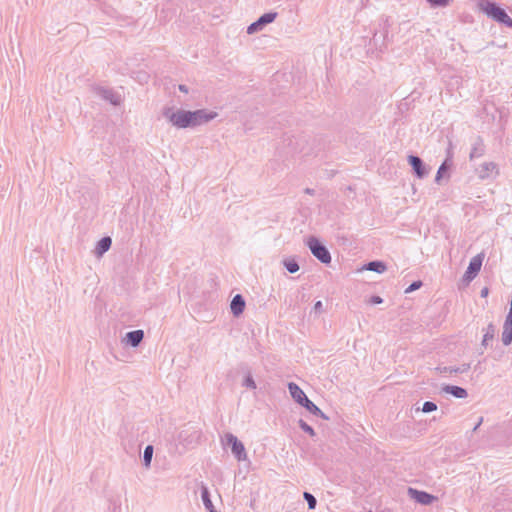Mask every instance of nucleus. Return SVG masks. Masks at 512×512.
<instances>
[{
	"label": "nucleus",
	"mask_w": 512,
	"mask_h": 512,
	"mask_svg": "<svg viewBox=\"0 0 512 512\" xmlns=\"http://www.w3.org/2000/svg\"><path fill=\"white\" fill-rule=\"evenodd\" d=\"M408 495L414 501H416L417 503L422 504V505H430L435 500H437V497H435L434 495H432V494H430V493H428L426 491L417 490V489H414V488H409L408 489Z\"/></svg>",
	"instance_id": "6e6552de"
},
{
	"label": "nucleus",
	"mask_w": 512,
	"mask_h": 512,
	"mask_svg": "<svg viewBox=\"0 0 512 512\" xmlns=\"http://www.w3.org/2000/svg\"><path fill=\"white\" fill-rule=\"evenodd\" d=\"M201 499L203 501V504L205 506V508L210 511V512H213V504H212V501L210 499V494H209V490H208V487L202 483L201 484Z\"/></svg>",
	"instance_id": "412c9836"
},
{
	"label": "nucleus",
	"mask_w": 512,
	"mask_h": 512,
	"mask_svg": "<svg viewBox=\"0 0 512 512\" xmlns=\"http://www.w3.org/2000/svg\"><path fill=\"white\" fill-rule=\"evenodd\" d=\"M432 7H445L448 5L449 0H426Z\"/></svg>",
	"instance_id": "7c9ffc66"
},
{
	"label": "nucleus",
	"mask_w": 512,
	"mask_h": 512,
	"mask_svg": "<svg viewBox=\"0 0 512 512\" xmlns=\"http://www.w3.org/2000/svg\"><path fill=\"white\" fill-rule=\"evenodd\" d=\"M422 286V282L420 280L418 281H414L412 282L406 289H405V293L408 294V293H411L417 289H419L420 287Z\"/></svg>",
	"instance_id": "2f4dec72"
},
{
	"label": "nucleus",
	"mask_w": 512,
	"mask_h": 512,
	"mask_svg": "<svg viewBox=\"0 0 512 512\" xmlns=\"http://www.w3.org/2000/svg\"><path fill=\"white\" fill-rule=\"evenodd\" d=\"M437 409V405L432 401H426L423 403L422 411L424 413H430Z\"/></svg>",
	"instance_id": "c756f323"
},
{
	"label": "nucleus",
	"mask_w": 512,
	"mask_h": 512,
	"mask_svg": "<svg viewBox=\"0 0 512 512\" xmlns=\"http://www.w3.org/2000/svg\"><path fill=\"white\" fill-rule=\"evenodd\" d=\"M153 446L147 445L143 452V464L146 468H149L151 465L152 457H153Z\"/></svg>",
	"instance_id": "5701e85b"
},
{
	"label": "nucleus",
	"mask_w": 512,
	"mask_h": 512,
	"mask_svg": "<svg viewBox=\"0 0 512 512\" xmlns=\"http://www.w3.org/2000/svg\"><path fill=\"white\" fill-rule=\"evenodd\" d=\"M95 92L100 98L111 103L112 105L117 106L121 102L120 96L116 94L112 89L97 87L95 88Z\"/></svg>",
	"instance_id": "9d476101"
},
{
	"label": "nucleus",
	"mask_w": 512,
	"mask_h": 512,
	"mask_svg": "<svg viewBox=\"0 0 512 512\" xmlns=\"http://www.w3.org/2000/svg\"><path fill=\"white\" fill-rule=\"evenodd\" d=\"M368 303L372 304V305H377V304H381L383 303V299L380 297V296H372L369 300H368Z\"/></svg>",
	"instance_id": "473e14b6"
},
{
	"label": "nucleus",
	"mask_w": 512,
	"mask_h": 512,
	"mask_svg": "<svg viewBox=\"0 0 512 512\" xmlns=\"http://www.w3.org/2000/svg\"><path fill=\"white\" fill-rule=\"evenodd\" d=\"M452 161L451 158H447L438 168L436 176H435V182L440 183L441 179L444 177V174L448 171V169L451 167Z\"/></svg>",
	"instance_id": "4be33fe9"
},
{
	"label": "nucleus",
	"mask_w": 512,
	"mask_h": 512,
	"mask_svg": "<svg viewBox=\"0 0 512 512\" xmlns=\"http://www.w3.org/2000/svg\"><path fill=\"white\" fill-rule=\"evenodd\" d=\"M288 389L290 392L291 397L297 402L298 404L302 405V403L308 399L304 391L294 382L288 383Z\"/></svg>",
	"instance_id": "f8f14e48"
},
{
	"label": "nucleus",
	"mask_w": 512,
	"mask_h": 512,
	"mask_svg": "<svg viewBox=\"0 0 512 512\" xmlns=\"http://www.w3.org/2000/svg\"><path fill=\"white\" fill-rule=\"evenodd\" d=\"M438 370L441 372V373H449V366H445L443 368L439 367Z\"/></svg>",
	"instance_id": "e433bc0d"
},
{
	"label": "nucleus",
	"mask_w": 512,
	"mask_h": 512,
	"mask_svg": "<svg viewBox=\"0 0 512 512\" xmlns=\"http://www.w3.org/2000/svg\"><path fill=\"white\" fill-rule=\"evenodd\" d=\"M163 116L167 121L177 129L193 128L191 111L167 107L163 110Z\"/></svg>",
	"instance_id": "f03ea898"
},
{
	"label": "nucleus",
	"mask_w": 512,
	"mask_h": 512,
	"mask_svg": "<svg viewBox=\"0 0 512 512\" xmlns=\"http://www.w3.org/2000/svg\"><path fill=\"white\" fill-rule=\"evenodd\" d=\"M483 152H484L483 145L481 143L475 144L473 146V148L471 149L470 159L481 157L483 155Z\"/></svg>",
	"instance_id": "bb28decb"
},
{
	"label": "nucleus",
	"mask_w": 512,
	"mask_h": 512,
	"mask_svg": "<svg viewBox=\"0 0 512 512\" xmlns=\"http://www.w3.org/2000/svg\"><path fill=\"white\" fill-rule=\"evenodd\" d=\"M277 17L276 12H268L261 15L255 22L251 23L247 27L248 34H254L263 29V27L269 23H272Z\"/></svg>",
	"instance_id": "423d86ee"
},
{
	"label": "nucleus",
	"mask_w": 512,
	"mask_h": 512,
	"mask_svg": "<svg viewBox=\"0 0 512 512\" xmlns=\"http://www.w3.org/2000/svg\"><path fill=\"white\" fill-rule=\"evenodd\" d=\"M227 445L231 446L232 453L236 457L238 461H244L247 458V454L245 451V447L238 438L232 433H227L225 435Z\"/></svg>",
	"instance_id": "20e7f679"
},
{
	"label": "nucleus",
	"mask_w": 512,
	"mask_h": 512,
	"mask_svg": "<svg viewBox=\"0 0 512 512\" xmlns=\"http://www.w3.org/2000/svg\"><path fill=\"white\" fill-rule=\"evenodd\" d=\"M111 244H112V240L110 237L106 236V237L101 238L96 244L95 255L97 257H101L104 253H106L110 249Z\"/></svg>",
	"instance_id": "dca6fc26"
},
{
	"label": "nucleus",
	"mask_w": 512,
	"mask_h": 512,
	"mask_svg": "<svg viewBox=\"0 0 512 512\" xmlns=\"http://www.w3.org/2000/svg\"><path fill=\"white\" fill-rule=\"evenodd\" d=\"M303 497H304L305 501L308 504V509L309 510H313V509L316 508L317 500H316V498L311 493L304 492Z\"/></svg>",
	"instance_id": "a878e982"
},
{
	"label": "nucleus",
	"mask_w": 512,
	"mask_h": 512,
	"mask_svg": "<svg viewBox=\"0 0 512 512\" xmlns=\"http://www.w3.org/2000/svg\"><path fill=\"white\" fill-rule=\"evenodd\" d=\"M283 265L291 274L296 273L299 270V265L295 259H285L283 261Z\"/></svg>",
	"instance_id": "393cba45"
},
{
	"label": "nucleus",
	"mask_w": 512,
	"mask_h": 512,
	"mask_svg": "<svg viewBox=\"0 0 512 512\" xmlns=\"http://www.w3.org/2000/svg\"><path fill=\"white\" fill-rule=\"evenodd\" d=\"M299 427L304 431L306 432L307 434H309L310 436L314 437L315 436V431L314 429L308 425L304 420L300 419L299 420Z\"/></svg>",
	"instance_id": "c85d7f7f"
},
{
	"label": "nucleus",
	"mask_w": 512,
	"mask_h": 512,
	"mask_svg": "<svg viewBox=\"0 0 512 512\" xmlns=\"http://www.w3.org/2000/svg\"><path fill=\"white\" fill-rule=\"evenodd\" d=\"M476 171L479 179L481 180L496 178L499 174L497 164L491 161L483 162L479 165Z\"/></svg>",
	"instance_id": "0eeeda50"
},
{
	"label": "nucleus",
	"mask_w": 512,
	"mask_h": 512,
	"mask_svg": "<svg viewBox=\"0 0 512 512\" xmlns=\"http://www.w3.org/2000/svg\"><path fill=\"white\" fill-rule=\"evenodd\" d=\"M314 192H315V191H314V189H311V188H306V189H305V193H306V194L313 195V194H314Z\"/></svg>",
	"instance_id": "58836bf2"
},
{
	"label": "nucleus",
	"mask_w": 512,
	"mask_h": 512,
	"mask_svg": "<svg viewBox=\"0 0 512 512\" xmlns=\"http://www.w3.org/2000/svg\"><path fill=\"white\" fill-rule=\"evenodd\" d=\"M373 40H374V42H376V41H377V34H374V36H373Z\"/></svg>",
	"instance_id": "ea45409f"
},
{
	"label": "nucleus",
	"mask_w": 512,
	"mask_h": 512,
	"mask_svg": "<svg viewBox=\"0 0 512 512\" xmlns=\"http://www.w3.org/2000/svg\"><path fill=\"white\" fill-rule=\"evenodd\" d=\"M482 261H483V258H482V255H480V254L474 256L470 260L469 265H468L467 270L464 275L466 280H472L477 276L478 272L481 269Z\"/></svg>",
	"instance_id": "1a4fd4ad"
},
{
	"label": "nucleus",
	"mask_w": 512,
	"mask_h": 512,
	"mask_svg": "<svg viewBox=\"0 0 512 512\" xmlns=\"http://www.w3.org/2000/svg\"><path fill=\"white\" fill-rule=\"evenodd\" d=\"M362 269H365V270H369V271H373V272H376L378 274H382L386 271L387 269V266L386 264L383 262V261H371V262H368L367 264H365Z\"/></svg>",
	"instance_id": "a211bd4d"
},
{
	"label": "nucleus",
	"mask_w": 512,
	"mask_h": 512,
	"mask_svg": "<svg viewBox=\"0 0 512 512\" xmlns=\"http://www.w3.org/2000/svg\"><path fill=\"white\" fill-rule=\"evenodd\" d=\"M408 163L411 165L415 175L418 178H423L426 175V171L424 168L423 161L420 157L415 155H409L408 156Z\"/></svg>",
	"instance_id": "9b49d317"
},
{
	"label": "nucleus",
	"mask_w": 512,
	"mask_h": 512,
	"mask_svg": "<svg viewBox=\"0 0 512 512\" xmlns=\"http://www.w3.org/2000/svg\"><path fill=\"white\" fill-rule=\"evenodd\" d=\"M126 340H127V343L133 347V348H136L140 345V343L142 342L143 338H144V331L143 330H134V331H130L126 334Z\"/></svg>",
	"instance_id": "4468645a"
},
{
	"label": "nucleus",
	"mask_w": 512,
	"mask_h": 512,
	"mask_svg": "<svg viewBox=\"0 0 512 512\" xmlns=\"http://www.w3.org/2000/svg\"><path fill=\"white\" fill-rule=\"evenodd\" d=\"M442 391L451 394L452 396L458 399H464L468 396V392L466 389L456 385H444L442 387Z\"/></svg>",
	"instance_id": "2eb2a0df"
},
{
	"label": "nucleus",
	"mask_w": 512,
	"mask_h": 512,
	"mask_svg": "<svg viewBox=\"0 0 512 512\" xmlns=\"http://www.w3.org/2000/svg\"><path fill=\"white\" fill-rule=\"evenodd\" d=\"M471 365L469 363H463L459 366H449V374H463L470 370Z\"/></svg>",
	"instance_id": "b1692460"
},
{
	"label": "nucleus",
	"mask_w": 512,
	"mask_h": 512,
	"mask_svg": "<svg viewBox=\"0 0 512 512\" xmlns=\"http://www.w3.org/2000/svg\"><path fill=\"white\" fill-rule=\"evenodd\" d=\"M242 385L246 388L253 389V390L256 389V387H257L256 383L250 373H248L245 376Z\"/></svg>",
	"instance_id": "cd10ccee"
},
{
	"label": "nucleus",
	"mask_w": 512,
	"mask_h": 512,
	"mask_svg": "<svg viewBox=\"0 0 512 512\" xmlns=\"http://www.w3.org/2000/svg\"><path fill=\"white\" fill-rule=\"evenodd\" d=\"M488 294V288L487 287H484L482 290H481V297H485L487 296Z\"/></svg>",
	"instance_id": "4c0bfd02"
},
{
	"label": "nucleus",
	"mask_w": 512,
	"mask_h": 512,
	"mask_svg": "<svg viewBox=\"0 0 512 512\" xmlns=\"http://www.w3.org/2000/svg\"><path fill=\"white\" fill-rule=\"evenodd\" d=\"M501 340L505 346H509L512 343V323L511 322L504 321Z\"/></svg>",
	"instance_id": "aec40b11"
},
{
	"label": "nucleus",
	"mask_w": 512,
	"mask_h": 512,
	"mask_svg": "<svg viewBox=\"0 0 512 512\" xmlns=\"http://www.w3.org/2000/svg\"><path fill=\"white\" fill-rule=\"evenodd\" d=\"M314 309L316 311H320L322 309V302L321 301H317L315 304H314Z\"/></svg>",
	"instance_id": "c9c22d12"
},
{
	"label": "nucleus",
	"mask_w": 512,
	"mask_h": 512,
	"mask_svg": "<svg viewBox=\"0 0 512 512\" xmlns=\"http://www.w3.org/2000/svg\"><path fill=\"white\" fill-rule=\"evenodd\" d=\"M479 9L495 22L505 25L508 28H512V18L495 2L488 0L481 1L479 3Z\"/></svg>",
	"instance_id": "f257e3e1"
},
{
	"label": "nucleus",
	"mask_w": 512,
	"mask_h": 512,
	"mask_svg": "<svg viewBox=\"0 0 512 512\" xmlns=\"http://www.w3.org/2000/svg\"><path fill=\"white\" fill-rule=\"evenodd\" d=\"M245 305H246V303H245V300L242 297V295H240V294L235 295L232 298V301L230 304L232 314L235 317L241 315L245 309Z\"/></svg>",
	"instance_id": "ddd939ff"
},
{
	"label": "nucleus",
	"mask_w": 512,
	"mask_h": 512,
	"mask_svg": "<svg viewBox=\"0 0 512 512\" xmlns=\"http://www.w3.org/2000/svg\"><path fill=\"white\" fill-rule=\"evenodd\" d=\"M306 244L313 256L321 263L329 264L331 262L330 252L316 237L308 238Z\"/></svg>",
	"instance_id": "7ed1b4c3"
},
{
	"label": "nucleus",
	"mask_w": 512,
	"mask_h": 512,
	"mask_svg": "<svg viewBox=\"0 0 512 512\" xmlns=\"http://www.w3.org/2000/svg\"><path fill=\"white\" fill-rule=\"evenodd\" d=\"M304 408H306L310 413L313 415L319 416L325 420H328L329 418L321 411V409L315 405L309 398L306 399L302 405Z\"/></svg>",
	"instance_id": "6ab92c4d"
},
{
	"label": "nucleus",
	"mask_w": 512,
	"mask_h": 512,
	"mask_svg": "<svg viewBox=\"0 0 512 512\" xmlns=\"http://www.w3.org/2000/svg\"><path fill=\"white\" fill-rule=\"evenodd\" d=\"M217 115V112L206 109L191 111L192 126L194 128L206 124L215 119Z\"/></svg>",
	"instance_id": "39448f33"
},
{
	"label": "nucleus",
	"mask_w": 512,
	"mask_h": 512,
	"mask_svg": "<svg viewBox=\"0 0 512 512\" xmlns=\"http://www.w3.org/2000/svg\"><path fill=\"white\" fill-rule=\"evenodd\" d=\"M482 422H483V417H480V418L478 419V422H477V423L475 424V426L473 427V431H476V430L480 427V425L482 424Z\"/></svg>",
	"instance_id": "f704fd0d"
},
{
	"label": "nucleus",
	"mask_w": 512,
	"mask_h": 512,
	"mask_svg": "<svg viewBox=\"0 0 512 512\" xmlns=\"http://www.w3.org/2000/svg\"><path fill=\"white\" fill-rule=\"evenodd\" d=\"M483 338L481 341V346L486 348L488 346V342L493 340L496 333V328L493 323H489L484 329H483Z\"/></svg>",
	"instance_id": "f3484780"
},
{
	"label": "nucleus",
	"mask_w": 512,
	"mask_h": 512,
	"mask_svg": "<svg viewBox=\"0 0 512 512\" xmlns=\"http://www.w3.org/2000/svg\"><path fill=\"white\" fill-rule=\"evenodd\" d=\"M178 88H179V90H180L181 92H183V93H185V94H187V93H188V87H187L186 85H184V84H180Z\"/></svg>",
	"instance_id": "72a5a7b5"
}]
</instances>
